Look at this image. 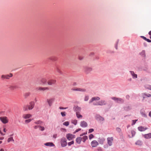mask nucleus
<instances>
[{
    "mask_svg": "<svg viewBox=\"0 0 151 151\" xmlns=\"http://www.w3.org/2000/svg\"><path fill=\"white\" fill-rule=\"evenodd\" d=\"M93 105L95 106H102L106 104V102L104 100H101L100 101L96 103L94 102Z\"/></svg>",
    "mask_w": 151,
    "mask_h": 151,
    "instance_id": "obj_1",
    "label": "nucleus"
},
{
    "mask_svg": "<svg viewBox=\"0 0 151 151\" xmlns=\"http://www.w3.org/2000/svg\"><path fill=\"white\" fill-rule=\"evenodd\" d=\"M66 139L65 138H62L60 140V144L62 147H64L66 146L67 145Z\"/></svg>",
    "mask_w": 151,
    "mask_h": 151,
    "instance_id": "obj_2",
    "label": "nucleus"
},
{
    "mask_svg": "<svg viewBox=\"0 0 151 151\" xmlns=\"http://www.w3.org/2000/svg\"><path fill=\"white\" fill-rule=\"evenodd\" d=\"M0 120L4 124H6L8 122V119L6 116L0 117Z\"/></svg>",
    "mask_w": 151,
    "mask_h": 151,
    "instance_id": "obj_3",
    "label": "nucleus"
},
{
    "mask_svg": "<svg viewBox=\"0 0 151 151\" xmlns=\"http://www.w3.org/2000/svg\"><path fill=\"white\" fill-rule=\"evenodd\" d=\"M12 76L13 75L12 73H10L8 75H2L1 78L2 80L4 79H9L10 77H12Z\"/></svg>",
    "mask_w": 151,
    "mask_h": 151,
    "instance_id": "obj_4",
    "label": "nucleus"
},
{
    "mask_svg": "<svg viewBox=\"0 0 151 151\" xmlns=\"http://www.w3.org/2000/svg\"><path fill=\"white\" fill-rule=\"evenodd\" d=\"M111 98L118 103H122L124 102L123 100L121 98H117L115 97H112Z\"/></svg>",
    "mask_w": 151,
    "mask_h": 151,
    "instance_id": "obj_5",
    "label": "nucleus"
},
{
    "mask_svg": "<svg viewBox=\"0 0 151 151\" xmlns=\"http://www.w3.org/2000/svg\"><path fill=\"white\" fill-rule=\"evenodd\" d=\"M36 90L37 91H44L45 90H49V88L48 87H44L40 86H39L36 88Z\"/></svg>",
    "mask_w": 151,
    "mask_h": 151,
    "instance_id": "obj_6",
    "label": "nucleus"
},
{
    "mask_svg": "<svg viewBox=\"0 0 151 151\" xmlns=\"http://www.w3.org/2000/svg\"><path fill=\"white\" fill-rule=\"evenodd\" d=\"M91 144L92 147H94L99 145V143L96 140H93L91 142Z\"/></svg>",
    "mask_w": 151,
    "mask_h": 151,
    "instance_id": "obj_7",
    "label": "nucleus"
},
{
    "mask_svg": "<svg viewBox=\"0 0 151 151\" xmlns=\"http://www.w3.org/2000/svg\"><path fill=\"white\" fill-rule=\"evenodd\" d=\"M35 106V103L33 101L31 102L29 105L27 106L29 110H30L32 109Z\"/></svg>",
    "mask_w": 151,
    "mask_h": 151,
    "instance_id": "obj_8",
    "label": "nucleus"
},
{
    "mask_svg": "<svg viewBox=\"0 0 151 151\" xmlns=\"http://www.w3.org/2000/svg\"><path fill=\"white\" fill-rule=\"evenodd\" d=\"M107 143L108 145L111 146L112 145V142L113 140V138L112 137H109L107 138Z\"/></svg>",
    "mask_w": 151,
    "mask_h": 151,
    "instance_id": "obj_9",
    "label": "nucleus"
},
{
    "mask_svg": "<svg viewBox=\"0 0 151 151\" xmlns=\"http://www.w3.org/2000/svg\"><path fill=\"white\" fill-rule=\"evenodd\" d=\"M54 100V98H50L47 99V102L50 106H51Z\"/></svg>",
    "mask_w": 151,
    "mask_h": 151,
    "instance_id": "obj_10",
    "label": "nucleus"
},
{
    "mask_svg": "<svg viewBox=\"0 0 151 151\" xmlns=\"http://www.w3.org/2000/svg\"><path fill=\"white\" fill-rule=\"evenodd\" d=\"M66 137L69 140H70L75 138L74 135L70 134H68L66 135Z\"/></svg>",
    "mask_w": 151,
    "mask_h": 151,
    "instance_id": "obj_11",
    "label": "nucleus"
},
{
    "mask_svg": "<svg viewBox=\"0 0 151 151\" xmlns=\"http://www.w3.org/2000/svg\"><path fill=\"white\" fill-rule=\"evenodd\" d=\"M100 99V98L98 96L92 97L89 101V103H91L94 101H98Z\"/></svg>",
    "mask_w": 151,
    "mask_h": 151,
    "instance_id": "obj_12",
    "label": "nucleus"
},
{
    "mask_svg": "<svg viewBox=\"0 0 151 151\" xmlns=\"http://www.w3.org/2000/svg\"><path fill=\"white\" fill-rule=\"evenodd\" d=\"M72 90L73 91H77L82 92H84L86 91L85 89L80 88H73L72 89Z\"/></svg>",
    "mask_w": 151,
    "mask_h": 151,
    "instance_id": "obj_13",
    "label": "nucleus"
},
{
    "mask_svg": "<svg viewBox=\"0 0 151 151\" xmlns=\"http://www.w3.org/2000/svg\"><path fill=\"white\" fill-rule=\"evenodd\" d=\"M56 82V81L54 79H51L49 80L47 82V83L49 85H52L55 84Z\"/></svg>",
    "mask_w": 151,
    "mask_h": 151,
    "instance_id": "obj_14",
    "label": "nucleus"
},
{
    "mask_svg": "<svg viewBox=\"0 0 151 151\" xmlns=\"http://www.w3.org/2000/svg\"><path fill=\"white\" fill-rule=\"evenodd\" d=\"M92 70V68H91L86 67L84 68V70L85 72L88 73L91 71Z\"/></svg>",
    "mask_w": 151,
    "mask_h": 151,
    "instance_id": "obj_15",
    "label": "nucleus"
},
{
    "mask_svg": "<svg viewBox=\"0 0 151 151\" xmlns=\"http://www.w3.org/2000/svg\"><path fill=\"white\" fill-rule=\"evenodd\" d=\"M73 109L74 111L76 112V113L80 112L81 109V108L78 106L74 107Z\"/></svg>",
    "mask_w": 151,
    "mask_h": 151,
    "instance_id": "obj_16",
    "label": "nucleus"
},
{
    "mask_svg": "<svg viewBox=\"0 0 151 151\" xmlns=\"http://www.w3.org/2000/svg\"><path fill=\"white\" fill-rule=\"evenodd\" d=\"M80 125L83 127H85L87 126V123L84 121H81L80 123Z\"/></svg>",
    "mask_w": 151,
    "mask_h": 151,
    "instance_id": "obj_17",
    "label": "nucleus"
},
{
    "mask_svg": "<svg viewBox=\"0 0 151 151\" xmlns=\"http://www.w3.org/2000/svg\"><path fill=\"white\" fill-rule=\"evenodd\" d=\"M32 116L30 114H25L23 115L22 117L24 119H27L31 117Z\"/></svg>",
    "mask_w": 151,
    "mask_h": 151,
    "instance_id": "obj_18",
    "label": "nucleus"
},
{
    "mask_svg": "<svg viewBox=\"0 0 151 151\" xmlns=\"http://www.w3.org/2000/svg\"><path fill=\"white\" fill-rule=\"evenodd\" d=\"M40 84H45L47 82V80L45 78H42L40 81Z\"/></svg>",
    "mask_w": 151,
    "mask_h": 151,
    "instance_id": "obj_19",
    "label": "nucleus"
},
{
    "mask_svg": "<svg viewBox=\"0 0 151 151\" xmlns=\"http://www.w3.org/2000/svg\"><path fill=\"white\" fill-rule=\"evenodd\" d=\"M138 129L140 131H145L146 129H147V128H146V127H138Z\"/></svg>",
    "mask_w": 151,
    "mask_h": 151,
    "instance_id": "obj_20",
    "label": "nucleus"
},
{
    "mask_svg": "<svg viewBox=\"0 0 151 151\" xmlns=\"http://www.w3.org/2000/svg\"><path fill=\"white\" fill-rule=\"evenodd\" d=\"M142 96L144 99L146 97H151V94L147 93H144L142 94Z\"/></svg>",
    "mask_w": 151,
    "mask_h": 151,
    "instance_id": "obj_21",
    "label": "nucleus"
},
{
    "mask_svg": "<svg viewBox=\"0 0 151 151\" xmlns=\"http://www.w3.org/2000/svg\"><path fill=\"white\" fill-rule=\"evenodd\" d=\"M44 145L46 146L51 147L54 146L55 145L52 142H47L44 144Z\"/></svg>",
    "mask_w": 151,
    "mask_h": 151,
    "instance_id": "obj_22",
    "label": "nucleus"
},
{
    "mask_svg": "<svg viewBox=\"0 0 151 151\" xmlns=\"http://www.w3.org/2000/svg\"><path fill=\"white\" fill-rule=\"evenodd\" d=\"M144 137L146 139H150L151 138V133H150L144 135Z\"/></svg>",
    "mask_w": 151,
    "mask_h": 151,
    "instance_id": "obj_23",
    "label": "nucleus"
},
{
    "mask_svg": "<svg viewBox=\"0 0 151 151\" xmlns=\"http://www.w3.org/2000/svg\"><path fill=\"white\" fill-rule=\"evenodd\" d=\"M130 73L132 76L133 77V78H137V75L136 74H135L134 72L132 71H130Z\"/></svg>",
    "mask_w": 151,
    "mask_h": 151,
    "instance_id": "obj_24",
    "label": "nucleus"
},
{
    "mask_svg": "<svg viewBox=\"0 0 151 151\" xmlns=\"http://www.w3.org/2000/svg\"><path fill=\"white\" fill-rule=\"evenodd\" d=\"M82 138L80 137H78L76 139V142L80 144L82 141Z\"/></svg>",
    "mask_w": 151,
    "mask_h": 151,
    "instance_id": "obj_25",
    "label": "nucleus"
},
{
    "mask_svg": "<svg viewBox=\"0 0 151 151\" xmlns=\"http://www.w3.org/2000/svg\"><path fill=\"white\" fill-rule=\"evenodd\" d=\"M17 86L16 85H11L9 87V88L11 90H14V89L17 88Z\"/></svg>",
    "mask_w": 151,
    "mask_h": 151,
    "instance_id": "obj_26",
    "label": "nucleus"
},
{
    "mask_svg": "<svg viewBox=\"0 0 151 151\" xmlns=\"http://www.w3.org/2000/svg\"><path fill=\"white\" fill-rule=\"evenodd\" d=\"M76 114L77 117L78 119H81L83 117L80 114V112L76 113Z\"/></svg>",
    "mask_w": 151,
    "mask_h": 151,
    "instance_id": "obj_27",
    "label": "nucleus"
},
{
    "mask_svg": "<svg viewBox=\"0 0 151 151\" xmlns=\"http://www.w3.org/2000/svg\"><path fill=\"white\" fill-rule=\"evenodd\" d=\"M7 141L8 142H14V140L13 139V137H11L8 138Z\"/></svg>",
    "mask_w": 151,
    "mask_h": 151,
    "instance_id": "obj_28",
    "label": "nucleus"
},
{
    "mask_svg": "<svg viewBox=\"0 0 151 151\" xmlns=\"http://www.w3.org/2000/svg\"><path fill=\"white\" fill-rule=\"evenodd\" d=\"M55 70L58 73L60 74L62 73V72L61 71L59 67H56L55 68Z\"/></svg>",
    "mask_w": 151,
    "mask_h": 151,
    "instance_id": "obj_29",
    "label": "nucleus"
},
{
    "mask_svg": "<svg viewBox=\"0 0 151 151\" xmlns=\"http://www.w3.org/2000/svg\"><path fill=\"white\" fill-rule=\"evenodd\" d=\"M82 138V141L83 142H85V141L87 139L88 137L86 136H84Z\"/></svg>",
    "mask_w": 151,
    "mask_h": 151,
    "instance_id": "obj_30",
    "label": "nucleus"
},
{
    "mask_svg": "<svg viewBox=\"0 0 151 151\" xmlns=\"http://www.w3.org/2000/svg\"><path fill=\"white\" fill-rule=\"evenodd\" d=\"M104 141V139H100L99 140V143L101 144H102Z\"/></svg>",
    "mask_w": 151,
    "mask_h": 151,
    "instance_id": "obj_31",
    "label": "nucleus"
},
{
    "mask_svg": "<svg viewBox=\"0 0 151 151\" xmlns=\"http://www.w3.org/2000/svg\"><path fill=\"white\" fill-rule=\"evenodd\" d=\"M72 123L76 125L77 123V121L76 120H74L72 121Z\"/></svg>",
    "mask_w": 151,
    "mask_h": 151,
    "instance_id": "obj_32",
    "label": "nucleus"
},
{
    "mask_svg": "<svg viewBox=\"0 0 151 151\" xmlns=\"http://www.w3.org/2000/svg\"><path fill=\"white\" fill-rule=\"evenodd\" d=\"M145 87L148 89H150L151 90V86L149 85H146L145 86Z\"/></svg>",
    "mask_w": 151,
    "mask_h": 151,
    "instance_id": "obj_33",
    "label": "nucleus"
},
{
    "mask_svg": "<svg viewBox=\"0 0 151 151\" xmlns=\"http://www.w3.org/2000/svg\"><path fill=\"white\" fill-rule=\"evenodd\" d=\"M140 55L143 56L145 57V52L144 50H143L140 53Z\"/></svg>",
    "mask_w": 151,
    "mask_h": 151,
    "instance_id": "obj_34",
    "label": "nucleus"
},
{
    "mask_svg": "<svg viewBox=\"0 0 151 151\" xmlns=\"http://www.w3.org/2000/svg\"><path fill=\"white\" fill-rule=\"evenodd\" d=\"M135 144L137 145H142V142L140 141H138L135 143Z\"/></svg>",
    "mask_w": 151,
    "mask_h": 151,
    "instance_id": "obj_35",
    "label": "nucleus"
},
{
    "mask_svg": "<svg viewBox=\"0 0 151 151\" xmlns=\"http://www.w3.org/2000/svg\"><path fill=\"white\" fill-rule=\"evenodd\" d=\"M39 129L40 130L42 131L45 130V128L41 126H39Z\"/></svg>",
    "mask_w": 151,
    "mask_h": 151,
    "instance_id": "obj_36",
    "label": "nucleus"
},
{
    "mask_svg": "<svg viewBox=\"0 0 151 151\" xmlns=\"http://www.w3.org/2000/svg\"><path fill=\"white\" fill-rule=\"evenodd\" d=\"M131 134H132V136L131 137H133V136L135 134V132L134 130H132Z\"/></svg>",
    "mask_w": 151,
    "mask_h": 151,
    "instance_id": "obj_37",
    "label": "nucleus"
},
{
    "mask_svg": "<svg viewBox=\"0 0 151 151\" xmlns=\"http://www.w3.org/2000/svg\"><path fill=\"white\" fill-rule=\"evenodd\" d=\"M63 124L65 126H67L69 125V122H65L63 123Z\"/></svg>",
    "mask_w": 151,
    "mask_h": 151,
    "instance_id": "obj_38",
    "label": "nucleus"
},
{
    "mask_svg": "<svg viewBox=\"0 0 151 151\" xmlns=\"http://www.w3.org/2000/svg\"><path fill=\"white\" fill-rule=\"evenodd\" d=\"M32 119H26L25 120V123H28L30 122L31 121Z\"/></svg>",
    "mask_w": 151,
    "mask_h": 151,
    "instance_id": "obj_39",
    "label": "nucleus"
},
{
    "mask_svg": "<svg viewBox=\"0 0 151 151\" xmlns=\"http://www.w3.org/2000/svg\"><path fill=\"white\" fill-rule=\"evenodd\" d=\"M94 137V136L92 134H91L89 136V138L90 139H91L93 138Z\"/></svg>",
    "mask_w": 151,
    "mask_h": 151,
    "instance_id": "obj_40",
    "label": "nucleus"
},
{
    "mask_svg": "<svg viewBox=\"0 0 151 151\" xmlns=\"http://www.w3.org/2000/svg\"><path fill=\"white\" fill-rule=\"evenodd\" d=\"M89 99V97L88 96H86L85 97L84 100L85 101H87Z\"/></svg>",
    "mask_w": 151,
    "mask_h": 151,
    "instance_id": "obj_41",
    "label": "nucleus"
},
{
    "mask_svg": "<svg viewBox=\"0 0 151 151\" xmlns=\"http://www.w3.org/2000/svg\"><path fill=\"white\" fill-rule=\"evenodd\" d=\"M74 144V141H72L69 142L68 144V145L69 146H70L71 145H73Z\"/></svg>",
    "mask_w": 151,
    "mask_h": 151,
    "instance_id": "obj_42",
    "label": "nucleus"
},
{
    "mask_svg": "<svg viewBox=\"0 0 151 151\" xmlns=\"http://www.w3.org/2000/svg\"><path fill=\"white\" fill-rule=\"evenodd\" d=\"M61 114L62 116H65V112H61Z\"/></svg>",
    "mask_w": 151,
    "mask_h": 151,
    "instance_id": "obj_43",
    "label": "nucleus"
},
{
    "mask_svg": "<svg viewBox=\"0 0 151 151\" xmlns=\"http://www.w3.org/2000/svg\"><path fill=\"white\" fill-rule=\"evenodd\" d=\"M94 131V129H90L88 130V133L92 132Z\"/></svg>",
    "mask_w": 151,
    "mask_h": 151,
    "instance_id": "obj_44",
    "label": "nucleus"
},
{
    "mask_svg": "<svg viewBox=\"0 0 151 151\" xmlns=\"http://www.w3.org/2000/svg\"><path fill=\"white\" fill-rule=\"evenodd\" d=\"M99 119L101 121H103L104 120V118L103 117L100 116L99 117Z\"/></svg>",
    "mask_w": 151,
    "mask_h": 151,
    "instance_id": "obj_45",
    "label": "nucleus"
},
{
    "mask_svg": "<svg viewBox=\"0 0 151 151\" xmlns=\"http://www.w3.org/2000/svg\"><path fill=\"white\" fill-rule=\"evenodd\" d=\"M137 121V120H132V125H134V124H135L136 123V121Z\"/></svg>",
    "mask_w": 151,
    "mask_h": 151,
    "instance_id": "obj_46",
    "label": "nucleus"
},
{
    "mask_svg": "<svg viewBox=\"0 0 151 151\" xmlns=\"http://www.w3.org/2000/svg\"><path fill=\"white\" fill-rule=\"evenodd\" d=\"M42 123V122L40 121H38L35 122V123L36 124H41Z\"/></svg>",
    "mask_w": 151,
    "mask_h": 151,
    "instance_id": "obj_47",
    "label": "nucleus"
},
{
    "mask_svg": "<svg viewBox=\"0 0 151 151\" xmlns=\"http://www.w3.org/2000/svg\"><path fill=\"white\" fill-rule=\"evenodd\" d=\"M116 131L119 132L121 131V129L117 127L116 128Z\"/></svg>",
    "mask_w": 151,
    "mask_h": 151,
    "instance_id": "obj_48",
    "label": "nucleus"
},
{
    "mask_svg": "<svg viewBox=\"0 0 151 151\" xmlns=\"http://www.w3.org/2000/svg\"><path fill=\"white\" fill-rule=\"evenodd\" d=\"M59 108L60 109H66L68 108V107L64 108L62 107H60Z\"/></svg>",
    "mask_w": 151,
    "mask_h": 151,
    "instance_id": "obj_49",
    "label": "nucleus"
},
{
    "mask_svg": "<svg viewBox=\"0 0 151 151\" xmlns=\"http://www.w3.org/2000/svg\"><path fill=\"white\" fill-rule=\"evenodd\" d=\"M39 126L40 125H39V126H38V125L37 126H37H34V128L35 129H37L38 128H39Z\"/></svg>",
    "mask_w": 151,
    "mask_h": 151,
    "instance_id": "obj_50",
    "label": "nucleus"
},
{
    "mask_svg": "<svg viewBox=\"0 0 151 151\" xmlns=\"http://www.w3.org/2000/svg\"><path fill=\"white\" fill-rule=\"evenodd\" d=\"M81 129H80V128H79L78 129H77L76 131H75V132H78L79 131H80L81 130Z\"/></svg>",
    "mask_w": 151,
    "mask_h": 151,
    "instance_id": "obj_51",
    "label": "nucleus"
},
{
    "mask_svg": "<svg viewBox=\"0 0 151 151\" xmlns=\"http://www.w3.org/2000/svg\"><path fill=\"white\" fill-rule=\"evenodd\" d=\"M141 37H142V38H143L144 40H146L147 39V38L144 37V36H141Z\"/></svg>",
    "mask_w": 151,
    "mask_h": 151,
    "instance_id": "obj_52",
    "label": "nucleus"
},
{
    "mask_svg": "<svg viewBox=\"0 0 151 151\" xmlns=\"http://www.w3.org/2000/svg\"><path fill=\"white\" fill-rule=\"evenodd\" d=\"M7 131V130L5 128H4L3 129V131L4 132H6Z\"/></svg>",
    "mask_w": 151,
    "mask_h": 151,
    "instance_id": "obj_53",
    "label": "nucleus"
},
{
    "mask_svg": "<svg viewBox=\"0 0 151 151\" xmlns=\"http://www.w3.org/2000/svg\"><path fill=\"white\" fill-rule=\"evenodd\" d=\"M146 41L148 42H151V40L149 39H147L146 40Z\"/></svg>",
    "mask_w": 151,
    "mask_h": 151,
    "instance_id": "obj_54",
    "label": "nucleus"
},
{
    "mask_svg": "<svg viewBox=\"0 0 151 151\" xmlns=\"http://www.w3.org/2000/svg\"><path fill=\"white\" fill-rule=\"evenodd\" d=\"M29 93H27L25 94V96H28L30 95Z\"/></svg>",
    "mask_w": 151,
    "mask_h": 151,
    "instance_id": "obj_55",
    "label": "nucleus"
},
{
    "mask_svg": "<svg viewBox=\"0 0 151 151\" xmlns=\"http://www.w3.org/2000/svg\"><path fill=\"white\" fill-rule=\"evenodd\" d=\"M53 137L54 138H55L57 137V135L56 134H54L53 135Z\"/></svg>",
    "mask_w": 151,
    "mask_h": 151,
    "instance_id": "obj_56",
    "label": "nucleus"
},
{
    "mask_svg": "<svg viewBox=\"0 0 151 151\" xmlns=\"http://www.w3.org/2000/svg\"><path fill=\"white\" fill-rule=\"evenodd\" d=\"M149 116L151 117V111H150L149 113Z\"/></svg>",
    "mask_w": 151,
    "mask_h": 151,
    "instance_id": "obj_57",
    "label": "nucleus"
},
{
    "mask_svg": "<svg viewBox=\"0 0 151 151\" xmlns=\"http://www.w3.org/2000/svg\"><path fill=\"white\" fill-rule=\"evenodd\" d=\"M4 139V137H0V140H3Z\"/></svg>",
    "mask_w": 151,
    "mask_h": 151,
    "instance_id": "obj_58",
    "label": "nucleus"
},
{
    "mask_svg": "<svg viewBox=\"0 0 151 151\" xmlns=\"http://www.w3.org/2000/svg\"><path fill=\"white\" fill-rule=\"evenodd\" d=\"M23 110L24 111H26L27 109L26 108H25V107H24L23 108Z\"/></svg>",
    "mask_w": 151,
    "mask_h": 151,
    "instance_id": "obj_59",
    "label": "nucleus"
},
{
    "mask_svg": "<svg viewBox=\"0 0 151 151\" xmlns=\"http://www.w3.org/2000/svg\"><path fill=\"white\" fill-rule=\"evenodd\" d=\"M145 117H146V115L145 114H142Z\"/></svg>",
    "mask_w": 151,
    "mask_h": 151,
    "instance_id": "obj_60",
    "label": "nucleus"
},
{
    "mask_svg": "<svg viewBox=\"0 0 151 151\" xmlns=\"http://www.w3.org/2000/svg\"><path fill=\"white\" fill-rule=\"evenodd\" d=\"M145 117H146V115L145 114H142Z\"/></svg>",
    "mask_w": 151,
    "mask_h": 151,
    "instance_id": "obj_61",
    "label": "nucleus"
},
{
    "mask_svg": "<svg viewBox=\"0 0 151 151\" xmlns=\"http://www.w3.org/2000/svg\"><path fill=\"white\" fill-rule=\"evenodd\" d=\"M149 34L150 35H151V31L149 32Z\"/></svg>",
    "mask_w": 151,
    "mask_h": 151,
    "instance_id": "obj_62",
    "label": "nucleus"
},
{
    "mask_svg": "<svg viewBox=\"0 0 151 151\" xmlns=\"http://www.w3.org/2000/svg\"><path fill=\"white\" fill-rule=\"evenodd\" d=\"M0 151H4V150L3 149H1L0 150Z\"/></svg>",
    "mask_w": 151,
    "mask_h": 151,
    "instance_id": "obj_63",
    "label": "nucleus"
},
{
    "mask_svg": "<svg viewBox=\"0 0 151 151\" xmlns=\"http://www.w3.org/2000/svg\"><path fill=\"white\" fill-rule=\"evenodd\" d=\"M117 45H116V46H115V47L116 49H117Z\"/></svg>",
    "mask_w": 151,
    "mask_h": 151,
    "instance_id": "obj_64",
    "label": "nucleus"
}]
</instances>
